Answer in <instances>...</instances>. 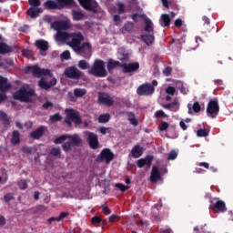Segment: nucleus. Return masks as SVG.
Listing matches in <instances>:
<instances>
[{"mask_svg":"<svg viewBox=\"0 0 233 233\" xmlns=\"http://www.w3.org/2000/svg\"><path fill=\"white\" fill-rule=\"evenodd\" d=\"M162 23L164 24V26H170L171 19L170 15L164 14L161 15Z\"/></svg>","mask_w":233,"mask_h":233,"instance_id":"37998d69","label":"nucleus"},{"mask_svg":"<svg viewBox=\"0 0 233 233\" xmlns=\"http://www.w3.org/2000/svg\"><path fill=\"white\" fill-rule=\"evenodd\" d=\"M122 30L125 32H127V34H132L134 32V24L133 22H127L124 26L122 27Z\"/></svg>","mask_w":233,"mask_h":233,"instance_id":"e433bc0d","label":"nucleus"},{"mask_svg":"<svg viewBox=\"0 0 233 233\" xmlns=\"http://www.w3.org/2000/svg\"><path fill=\"white\" fill-rule=\"evenodd\" d=\"M143 152H145V148H143V147H141L140 145H136L131 149L132 157H135V158L141 157L143 156Z\"/></svg>","mask_w":233,"mask_h":233,"instance_id":"5701e85b","label":"nucleus"},{"mask_svg":"<svg viewBox=\"0 0 233 233\" xmlns=\"http://www.w3.org/2000/svg\"><path fill=\"white\" fill-rule=\"evenodd\" d=\"M161 179V172H159V169L157 167L154 166L152 167L151 175H150V181L151 183H157Z\"/></svg>","mask_w":233,"mask_h":233,"instance_id":"412c9836","label":"nucleus"},{"mask_svg":"<svg viewBox=\"0 0 233 233\" xmlns=\"http://www.w3.org/2000/svg\"><path fill=\"white\" fill-rule=\"evenodd\" d=\"M68 216H70V213H68V212H61L59 214V216L57 217L58 218V222L59 221H63V219H65V218H68Z\"/></svg>","mask_w":233,"mask_h":233,"instance_id":"052dcab7","label":"nucleus"},{"mask_svg":"<svg viewBox=\"0 0 233 233\" xmlns=\"http://www.w3.org/2000/svg\"><path fill=\"white\" fill-rule=\"evenodd\" d=\"M156 92V88L151 84L146 83L141 85L137 89V94L138 96H152Z\"/></svg>","mask_w":233,"mask_h":233,"instance_id":"9b49d317","label":"nucleus"},{"mask_svg":"<svg viewBox=\"0 0 233 233\" xmlns=\"http://www.w3.org/2000/svg\"><path fill=\"white\" fill-rule=\"evenodd\" d=\"M213 212L220 213V212H227V204L223 200H218L215 204L209 207Z\"/></svg>","mask_w":233,"mask_h":233,"instance_id":"2eb2a0df","label":"nucleus"},{"mask_svg":"<svg viewBox=\"0 0 233 233\" xmlns=\"http://www.w3.org/2000/svg\"><path fill=\"white\" fill-rule=\"evenodd\" d=\"M156 117H167V114L163 110H158L155 113Z\"/></svg>","mask_w":233,"mask_h":233,"instance_id":"0e129e2a","label":"nucleus"},{"mask_svg":"<svg viewBox=\"0 0 233 233\" xmlns=\"http://www.w3.org/2000/svg\"><path fill=\"white\" fill-rule=\"evenodd\" d=\"M0 119H2L4 125H10V119H8V116L4 111H0Z\"/></svg>","mask_w":233,"mask_h":233,"instance_id":"49530a36","label":"nucleus"},{"mask_svg":"<svg viewBox=\"0 0 233 233\" xmlns=\"http://www.w3.org/2000/svg\"><path fill=\"white\" fill-rule=\"evenodd\" d=\"M22 152H24V154H32V147H22Z\"/></svg>","mask_w":233,"mask_h":233,"instance_id":"338daca9","label":"nucleus"},{"mask_svg":"<svg viewBox=\"0 0 233 233\" xmlns=\"http://www.w3.org/2000/svg\"><path fill=\"white\" fill-rule=\"evenodd\" d=\"M10 52H12V47H10L5 43L0 44V54H2V55L10 54Z\"/></svg>","mask_w":233,"mask_h":233,"instance_id":"f704fd0d","label":"nucleus"},{"mask_svg":"<svg viewBox=\"0 0 233 233\" xmlns=\"http://www.w3.org/2000/svg\"><path fill=\"white\" fill-rule=\"evenodd\" d=\"M60 57L63 61H68V59H70V51H64L60 55Z\"/></svg>","mask_w":233,"mask_h":233,"instance_id":"864d4df0","label":"nucleus"},{"mask_svg":"<svg viewBox=\"0 0 233 233\" xmlns=\"http://www.w3.org/2000/svg\"><path fill=\"white\" fill-rule=\"evenodd\" d=\"M106 74L105 61L101 59L95 60L91 68L88 70V75L94 76L95 77H106Z\"/></svg>","mask_w":233,"mask_h":233,"instance_id":"f257e3e1","label":"nucleus"},{"mask_svg":"<svg viewBox=\"0 0 233 233\" xmlns=\"http://www.w3.org/2000/svg\"><path fill=\"white\" fill-rule=\"evenodd\" d=\"M78 67H80L81 70H88V68H90V64L86 60H80L78 62Z\"/></svg>","mask_w":233,"mask_h":233,"instance_id":"a18cd8bd","label":"nucleus"},{"mask_svg":"<svg viewBox=\"0 0 233 233\" xmlns=\"http://www.w3.org/2000/svg\"><path fill=\"white\" fill-rule=\"evenodd\" d=\"M71 15L73 17V21H83V19H85V13L81 10H72Z\"/></svg>","mask_w":233,"mask_h":233,"instance_id":"a878e982","label":"nucleus"},{"mask_svg":"<svg viewBox=\"0 0 233 233\" xmlns=\"http://www.w3.org/2000/svg\"><path fill=\"white\" fill-rule=\"evenodd\" d=\"M130 17L134 21V23H137V21H139V19H147V15L135 13V14L131 15Z\"/></svg>","mask_w":233,"mask_h":233,"instance_id":"58836bf2","label":"nucleus"},{"mask_svg":"<svg viewBox=\"0 0 233 233\" xmlns=\"http://www.w3.org/2000/svg\"><path fill=\"white\" fill-rule=\"evenodd\" d=\"M73 50L77 56L84 57V59H90L92 57V44L89 42H84Z\"/></svg>","mask_w":233,"mask_h":233,"instance_id":"39448f33","label":"nucleus"},{"mask_svg":"<svg viewBox=\"0 0 233 233\" xmlns=\"http://www.w3.org/2000/svg\"><path fill=\"white\" fill-rule=\"evenodd\" d=\"M141 39L144 41V43H146V45H147V46H150V45L154 43L156 37L154 36V34H145L141 35Z\"/></svg>","mask_w":233,"mask_h":233,"instance_id":"bb28decb","label":"nucleus"},{"mask_svg":"<svg viewBox=\"0 0 233 233\" xmlns=\"http://www.w3.org/2000/svg\"><path fill=\"white\" fill-rule=\"evenodd\" d=\"M66 118L65 119V123H66L68 127H72V121L73 123H75V125H81V123H83V120L79 116V113L75 109L69 108V109H66Z\"/></svg>","mask_w":233,"mask_h":233,"instance_id":"423d86ee","label":"nucleus"},{"mask_svg":"<svg viewBox=\"0 0 233 233\" xmlns=\"http://www.w3.org/2000/svg\"><path fill=\"white\" fill-rule=\"evenodd\" d=\"M98 105H105L106 106H112L114 105V98L106 92L98 93Z\"/></svg>","mask_w":233,"mask_h":233,"instance_id":"f8f14e48","label":"nucleus"},{"mask_svg":"<svg viewBox=\"0 0 233 233\" xmlns=\"http://www.w3.org/2000/svg\"><path fill=\"white\" fill-rule=\"evenodd\" d=\"M56 2L59 5L60 10H63L65 6H71V5H74V0H56Z\"/></svg>","mask_w":233,"mask_h":233,"instance_id":"72a5a7b5","label":"nucleus"},{"mask_svg":"<svg viewBox=\"0 0 233 233\" xmlns=\"http://www.w3.org/2000/svg\"><path fill=\"white\" fill-rule=\"evenodd\" d=\"M68 139V135H62L60 137H57L55 140L54 143L55 145H61V143H65Z\"/></svg>","mask_w":233,"mask_h":233,"instance_id":"c03bdc74","label":"nucleus"},{"mask_svg":"<svg viewBox=\"0 0 233 233\" xmlns=\"http://www.w3.org/2000/svg\"><path fill=\"white\" fill-rule=\"evenodd\" d=\"M46 131V127L40 126L35 131H32L29 136L32 139H41V137H43V135L45 134Z\"/></svg>","mask_w":233,"mask_h":233,"instance_id":"a211bd4d","label":"nucleus"},{"mask_svg":"<svg viewBox=\"0 0 233 233\" xmlns=\"http://www.w3.org/2000/svg\"><path fill=\"white\" fill-rule=\"evenodd\" d=\"M113 21L116 22V26L121 25V16L119 15H115L113 16Z\"/></svg>","mask_w":233,"mask_h":233,"instance_id":"69168bd1","label":"nucleus"},{"mask_svg":"<svg viewBox=\"0 0 233 233\" xmlns=\"http://www.w3.org/2000/svg\"><path fill=\"white\" fill-rule=\"evenodd\" d=\"M64 76L66 77H67L68 79H81V77H83V76H85L83 74L82 71H80L79 69H77V67L76 66H69L66 67L64 71Z\"/></svg>","mask_w":233,"mask_h":233,"instance_id":"1a4fd4ad","label":"nucleus"},{"mask_svg":"<svg viewBox=\"0 0 233 233\" xmlns=\"http://www.w3.org/2000/svg\"><path fill=\"white\" fill-rule=\"evenodd\" d=\"M117 8H118V14L119 15L125 14V12H127L125 4H123V3H118L117 4Z\"/></svg>","mask_w":233,"mask_h":233,"instance_id":"4d7b16f0","label":"nucleus"},{"mask_svg":"<svg viewBox=\"0 0 233 233\" xmlns=\"http://www.w3.org/2000/svg\"><path fill=\"white\" fill-rule=\"evenodd\" d=\"M34 94V89L28 91L25 87H22L13 95V97L14 99H16V101H21L22 103H30V101H32L30 97H32Z\"/></svg>","mask_w":233,"mask_h":233,"instance_id":"20e7f679","label":"nucleus"},{"mask_svg":"<svg viewBox=\"0 0 233 233\" xmlns=\"http://www.w3.org/2000/svg\"><path fill=\"white\" fill-rule=\"evenodd\" d=\"M56 85H57V79L56 78H52L49 83L46 82L45 78L40 79L38 82V86L40 88H43V90H50L52 86H56Z\"/></svg>","mask_w":233,"mask_h":233,"instance_id":"dca6fc26","label":"nucleus"},{"mask_svg":"<svg viewBox=\"0 0 233 233\" xmlns=\"http://www.w3.org/2000/svg\"><path fill=\"white\" fill-rule=\"evenodd\" d=\"M52 28H54L57 32H61V30H68V28H70V25H68V22L65 20L55 21L52 24Z\"/></svg>","mask_w":233,"mask_h":233,"instance_id":"f3484780","label":"nucleus"},{"mask_svg":"<svg viewBox=\"0 0 233 233\" xmlns=\"http://www.w3.org/2000/svg\"><path fill=\"white\" fill-rule=\"evenodd\" d=\"M168 122H162L159 127L158 129L160 130V132H165V130H168Z\"/></svg>","mask_w":233,"mask_h":233,"instance_id":"5fc2aeb1","label":"nucleus"},{"mask_svg":"<svg viewBox=\"0 0 233 233\" xmlns=\"http://www.w3.org/2000/svg\"><path fill=\"white\" fill-rule=\"evenodd\" d=\"M166 92H167L169 96H174V94H176V87H174V86H168V87H167Z\"/></svg>","mask_w":233,"mask_h":233,"instance_id":"680f3d73","label":"nucleus"},{"mask_svg":"<svg viewBox=\"0 0 233 233\" xmlns=\"http://www.w3.org/2000/svg\"><path fill=\"white\" fill-rule=\"evenodd\" d=\"M70 39L71 41L68 43V45L73 50H75L77 48V46H80V45H82L81 43H83V41H85V35H83V34L78 31L71 33Z\"/></svg>","mask_w":233,"mask_h":233,"instance_id":"6e6552de","label":"nucleus"},{"mask_svg":"<svg viewBox=\"0 0 233 233\" xmlns=\"http://www.w3.org/2000/svg\"><path fill=\"white\" fill-rule=\"evenodd\" d=\"M11 88L12 85L8 84V78L0 76V92H6V90Z\"/></svg>","mask_w":233,"mask_h":233,"instance_id":"393cba45","label":"nucleus"},{"mask_svg":"<svg viewBox=\"0 0 233 233\" xmlns=\"http://www.w3.org/2000/svg\"><path fill=\"white\" fill-rule=\"evenodd\" d=\"M179 154V151L176 149H172L168 154H167V160L168 161H174L175 159L177 158V156Z\"/></svg>","mask_w":233,"mask_h":233,"instance_id":"4c0bfd02","label":"nucleus"},{"mask_svg":"<svg viewBox=\"0 0 233 233\" xmlns=\"http://www.w3.org/2000/svg\"><path fill=\"white\" fill-rule=\"evenodd\" d=\"M35 46H37L38 49L41 50V52H46V50H48V43L46 42V40H37L35 42Z\"/></svg>","mask_w":233,"mask_h":233,"instance_id":"cd10ccee","label":"nucleus"},{"mask_svg":"<svg viewBox=\"0 0 233 233\" xmlns=\"http://www.w3.org/2000/svg\"><path fill=\"white\" fill-rule=\"evenodd\" d=\"M163 74L166 75L167 76H170L172 74V67L167 66L163 70Z\"/></svg>","mask_w":233,"mask_h":233,"instance_id":"774afa93","label":"nucleus"},{"mask_svg":"<svg viewBox=\"0 0 233 233\" xmlns=\"http://www.w3.org/2000/svg\"><path fill=\"white\" fill-rule=\"evenodd\" d=\"M67 142H64L62 144V148L64 152H70L72 150V147H79L81 143H83V139H81V137L79 135H67Z\"/></svg>","mask_w":233,"mask_h":233,"instance_id":"f03ea898","label":"nucleus"},{"mask_svg":"<svg viewBox=\"0 0 233 233\" xmlns=\"http://www.w3.org/2000/svg\"><path fill=\"white\" fill-rule=\"evenodd\" d=\"M25 74H32L34 77H43V76H49L52 77V71L50 69H41L39 66H28L24 70Z\"/></svg>","mask_w":233,"mask_h":233,"instance_id":"7ed1b4c3","label":"nucleus"},{"mask_svg":"<svg viewBox=\"0 0 233 233\" xmlns=\"http://www.w3.org/2000/svg\"><path fill=\"white\" fill-rule=\"evenodd\" d=\"M112 159H114V153L110 149L105 148L96 158V163H103V161H105L106 165H108Z\"/></svg>","mask_w":233,"mask_h":233,"instance_id":"9d476101","label":"nucleus"},{"mask_svg":"<svg viewBox=\"0 0 233 233\" xmlns=\"http://www.w3.org/2000/svg\"><path fill=\"white\" fill-rule=\"evenodd\" d=\"M152 159H154L152 157L147 156L146 158H140L137 160V165L138 168H143L145 165L147 167H150L152 165Z\"/></svg>","mask_w":233,"mask_h":233,"instance_id":"b1692460","label":"nucleus"},{"mask_svg":"<svg viewBox=\"0 0 233 233\" xmlns=\"http://www.w3.org/2000/svg\"><path fill=\"white\" fill-rule=\"evenodd\" d=\"M197 136L198 137H207V136H208V131L207 130V128L198 129L197 132Z\"/></svg>","mask_w":233,"mask_h":233,"instance_id":"8fccbe9b","label":"nucleus"},{"mask_svg":"<svg viewBox=\"0 0 233 233\" xmlns=\"http://www.w3.org/2000/svg\"><path fill=\"white\" fill-rule=\"evenodd\" d=\"M87 141L89 144V147L93 148V150H96L99 148V139L97 137V135L96 133L87 132Z\"/></svg>","mask_w":233,"mask_h":233,"instance_id":"4468645a","label":"nucleus"},{"mask_svg":"<svg viewBox=\"0 0 233 233\" xmlns=\"http://www.w3.org/2000/svg\"><path fill=\"white\" fill-rule=\"evenodd\" d=\"M116 187L120 189V192H127L130 187L126 186L125 184L122 183H116Z\"/></svg>","mask_w":233,"mask_h":233,"instance_id":"3c124183","label":"nucleus"},{"mask_svg":"<svg viewBox=\"0 0 233 233\" xmlns=\"http://www.w3.org/2000/svg\"><path fill=\"white\" fill-rule=\"evenodd\" d=\"M123 64L120 63L119 61H116V60H109L107 62V70H114V68H117V66H120V68H122Z\"/></svg>","mask_w":233,"mask_h":233,"instance_id":"473e14b6","label":"nucleus"},{"mask_svg":"<svg viewBox=\"0 0 233 233\" xmlns=\"http://www.w3.org/2000/svg\"><path fill=\"white\" fill-rule=\"evenodd\" d=\"M131 116H132V118H129L131 125H133L134 127H137L139 121H137V119L136 118V115L131 114Z\"/></svg>","mask_w":233,"mask_h":233,"instance_id":"bf43d9fd","label":"nucleus"},{"mask_svg":"<svg viewBox=\"0 0 233 233\" xmlns=\"http://www.w3.org/2000/svg\"><path fill=\"white\" fill-rule=\"evenodd\" d=\"M41 12H43L41 7H29L26 11V15L31 17V19H36V17H39Z\"/></svg>","mask_w":233,"mask_h":233,"instance_id":"aec40b11","label":"nucleus"},{"mask_svg":"<svg viewBox=\"0 0 233 233\" xmlns=\"http://www.w3.org/2000/svg\"><path fill=\"white\" fill-rule=\"evenodd\" d=\"M12 199H14V196L12 195V193H7L4 197V200L5 201V203H9V201H12Z\"/></svg>","mask_w":233,"mask_h":233,"instance_id":"e2e57ef3","label":"nucleus"},{"mask_svg":"<svg viewBox=\"0 0 233 233\" xmlns=\"http://www.w3.org/2000/svg\"><path fill=\"white\" fill-rule=\"evenodd\" d=\"M50 155L54 156L55 157H59L61 156V148L53 147L50 151Z\"/></svg>","mask_w":233,"mask_h":233,"instance_id":"de8ad7c7","label":"nucleus"},{"mask_svg":"<svg viewBox=\"0 0 233 233\" xmlns=\"http://www.w3.org/2000/svg\"><path fill=\"white\" fill-rule=\"evenodd\" d=\"M187 108H188V114H192V110L193 112H195L196 114L201 112V105H199V102H195L192 105L188 104L187 105Z\"/></svg>","mask_w":233,"mask_h":233,"instance_id":"7c9ffc66","label":"nucleus"},{"mask_svg":"<svg viewBox=\"0 0 233 233\" xmlns=\"http://www.w3.org/2000/svg\"><path fill=\"white\" fill-rule=\"evenodd\" d=\"M18 187L20 190H26V188H28V184L26 183V180L22 179L18 182Z\"/></svg>","mask_w":233,"mask_h":233,"instance_id":"603ef678","label":"nucleus"},{"mask_svg":"<svg viewBox=\"0 0 233 233\" xmlns=\"http://www.w3.org/2000/svg\"><path fill=\"white\" fill-rule=\"evenodd\" d=\"M42 108H44V110H48V108H54V103L47 100L42 105Z\"/></svg>","mask_w":233,"mask_h":233,"instance_id":"6e6d98bb","label":"nucleus"},{"mask_svg":"<svg viewBox=\"0 0 233 233\" xmlns=\"http://www.w3.org/2000/svg\"><path fill=\"white\" fill-rule=\"evenodd\" d=\"M71 33L57 31L56 39L57 41H68L70 39Z\"/></svg>","mask_w":233,"mask_h":233,"instance_id":"c85d7f7f","label":"nucleus"},{"mask_svg":"<svg viewBox=\"0 0 233 233\" xmlns=\"http://www.w3.org/2000/svg\"><path fill=\"white\" fill-rule=\"evenodd\" d=\"M110 121V115L109 113L101 114L98 116V123H108Z\"/></svg>","mask_w":233,"mask_h":233,"instance_id":"a19ab883","label":"nucleus"},{"mask_svg":"<svg viewBox=\"0 0 233 233\" xmlns=\"http://www.w3.org/2000/svg\"><path fill=\"white\" fill-rule=\"evenodd\" d=\"M45 8L47 10H61L59 6V3L56 2V0H47L44 3Z\"/></svg>","mask_w":233,"mask_h":233,"instance_id":"4be33fe9","label":"nucleus"},{"mask_svg":"<svg viewBox=\"0 0 233 233\" xmlns=\"http://www.w3.org/2000/svg\"><path fill=\"white\" fill-rule=\"evenodd\" d=\"M207 114L209 117H217L219 114V101L217 97L209 100L207 106Z\"/></svg>","mask_w":233,"mask_h":233,"instance_id":"0eeeda50","label":"nucleus"},{"mask_svg":"<svg viewBox=\"0 0 233 233\" xmlns=\"http://www.w3.org/2000/svg\"><path fill=\"white\" fill-rule=\"evenodd\" d=\"M169 106L170 112H177L179 110V101L177 98H175L172 103H169Z\"/></svg>","mask_w":233,"mask_h":233,"instance_id":"c9c22d12","label":"nucleus"},{"mask_svg":"<svg viewBox=\"0 0 233 233\" xmlns=\"http://www.w3.org/2000/svg\"><path fill=\"white\" fill-rule=\"evenodd\" d=\"M101 221H103V219L101 218V217H97V216H95L91 218V223L93 225H98V223H101Z\"/></svg>","mask_w":233,"mask_h":233,"instance_id":"13d9d810","label":"nucleus"},{"mask_svg":"<svg viewBox=\"0 0 233 233\" xmlns=\"http://www.w3.org/2000/svg\"><path fill=\"white\" fill-rule=\"evenodd\" d=\"M74 96L75 97H83L84 96H86V89L75 88Z\"/></svg>","mask_w":233,"mask_h":233,"instance_id":"ea45409f","label":"nucleus"},{"mask_svg":"<svg viewBox=\"0 0 233 233\" xmlns=\"http://www.w3.org/2000/svg\"><path fill=\"white\" fill-rule=\"evenodd\" d=\"M21 143V133L17 130H14L11 138V144L19 145Z\"/></svg>","mask_w":233,"mask_h":233,"instance_id":"c756f323","label":"nucleus"},{"mask_svg":"<svg viewBox=\"0 0 233 233\" xmlns=\"http://www.w3.org/2000/svg\"><path fill=\"white\" fill-rule=\"evenodd\" d=\"M79 5H81L85 10L88 12H96V5L93 0H77Z\"/></svg>","mask_w":233,"mask_h":233,"instance_id":"6ab92c4d","label":"nucleus"},{"mask_svg":"<svg viewBox=\"0 0 233 233\" xmlns=\"http://www.w3.org/2000/svg\"><path fill=\"white\" fill-rule=\"evenodd\" d=\"M61 119H63V116L59 113H56L55 115H51L49 116V121H51V123H58V121H61Z\"/></svg>","mask_w":233,"mask_h":233,"instance_id":"79ce46f5","label":"nucleus"},{"mask_svg":"<svg viewBox=\"0 0 233 233\" xmlns=\"http://www.w3.org/2000/svg\"><path fill=\"white\" fill-rule=\"evenodd\" d=\"M145 19V32H147V34H152L154 32V25L152 24V20L149 18H144Z\"/></svg>","mask_w":233,"mask_h":233,"instance_id":"2f4dec72","label":"nucleus"},{"mask_svg":"<svg viewBox=\"0 0 233 233\" xmlns=\"http://www.w3.org/2000/svg\"><path fill=\"white\" fill-rule=\"evenodd\" d=\"M28 4L33 8H39L41 6V0H28Z\"/></svg>","mask_w":233,"mask_h":233,"instance_id":"09e8293b","label":"nucleus"},{"mask_svg":"<svg viewBox=\"0 0 233 233\" xmlns=\"http://www.w3.org/2000/svg\"><path fill=\"white\" fill-rule=\"evenodd\" d=\"M139 70V63L134 62V63H122V72L123 74H128L129 76H132L134 72H137Z\"/></svg>","mask_w":233,"mask_h":233,"instance_id":"ddd939ff","label":"nucleus"}]
</instances>
